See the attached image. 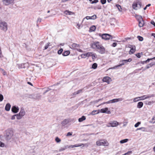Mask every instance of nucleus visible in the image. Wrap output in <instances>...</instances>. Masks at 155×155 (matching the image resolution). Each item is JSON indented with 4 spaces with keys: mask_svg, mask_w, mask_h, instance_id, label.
<instances>
[{
    "mask_svg": "<svg viewBox=\"0 0 155 155\" xmlns=\"http://www.w3.org/2000/svg\"><path fill=\"white\" fill-rule=\"evenodd\" d=\"M96 144L98 146H107L109 144L106 140L103 139L97 140L96 142Z\"/></svg>",
    "mask_w": 155,
    "mask_h": 155,
    "instance_id": "obj_1",
    "label": "nucleus"
},
{
    "mask_svg": "<svg viewBox=\"0 0 155 155\" xmlns=\"http://www.w3.org/2000/svg\"><path fill=\"white\" fill-rule=\"evenodd\" d=\"M0 29L5 31H6L8 29V25L7 23L6 22L0 20Z\"/></svg>",
    "mask_w": 155,
    "mask_h": 155,
    "instance_id": "obj_2",
    "label": "nucleus"
},
{
    "mask_svg": "<svg viewBox=\"0 0 155 155\" xmlns=\"http://www.w3.org/2000/svg\"><path fill=\"white\" fill-rule=\"evenodd\" d=\"M13 136V133L11 130H8L6 131V134L5 136V139L7 140L11 139Z\"/></svg>",
    "mask_w": 155,
    "mask_h": 155,
    "instance_id": "obj_3",
    "label": "nucleus"
},
{
    "mask_svg": "<svg viewBox=\"0 0 155 155\" xmlns=\"http://www.w3.org/2000/svg\"><path fill=\"white\" fill-rule=\"evenodd\" d=\"M141 6V3L140 1H138L134 3L132 5L133 8L135 10H137L140 8Z\"/></svg>",
    "mask_w": 155,
    "mask_h": 155,
    "instance_id": "obj_4",
    "label": "nucleus"
},
{
    "mask_svg": "<svg viewBox=\"0 0 155 155\" xmlns=\"http://www.w3.org/2000/svg\"><path fill=\"white\" fill-rule=\"evenodd\" d=\"M101 45L100 44L99 42L96 41L91 44V46L93 48L97 50L100 46H101Z\"/></svg>",
    "mask_w": 155,
    "mask_h": 155,
    "instance_id": "obj_5",
    "label": "nucleus"
},
{
    "mask_svg": "<svg viewBox=\"0 0 155 155\" xmlns=\"http://www.w3.org/2000/svg\"><path fill=\"white\" fill-rule=\"evenodd\" d=\"M100 36H101L102 38L105 40H107L112 38V36L109 34H104L102 35L101 34L99 35Z\"/></svg>",
    "mask_w": 155,
    "mask_h": 155,
    "instance_id": "obj_6",
    "label": "nucleus"
},
{
    "mask_svg": "<svg viewBox=\"0 0 155 155\" xmlns=\"http://www.w3.org/2000/svg\"><path fill=\"white\" fill-rule=\"evenodd\" d=\"M155 96V94L148 95H144L142 96L138 97L139 100H144L154 97Z\"/></svg>",
    "mask_w": 155,
    "mask_h": 155,
    "instance_id": "obj_7",
    "label": "nucleus"
},
{
    "mask_svg": "<svg viewBox=\"0 0 155 155\" xmlns=\"http://www.w3.org/2000/svg\"><path fill=\"white\" fill-rule=\"evenodd\" d=\"M100 110H98V111ZM100 112L102 113H105L107 114H110L111 112L110 110H108V109L107 107H106L104 108L101 109L100 110Z\"/></svg>",
    "mask_w": 155,
    "mask_h": 155,
    "instance_id": "obj_8",
    "label": "nucleus"
},
{
    "mask_svg": "<svg viewBox=\"0 0 155 155\" xmlns=\"http://www.w3.org/2000/svg\"><path fill=\"white\" fill-rule=\"evenodd\" d=\"M97 50L98 52L101 54L104 53L105 51L104 48L102 45H101V46H100L99 48Z\"/></svg>",
    "mask_w": 155,
    "mask_h": 155,
    "instance_id": "obj_9",
    "label": "nucleus"
},
{
    "mask_svg": "<svg viewBox=\"0 0 155 155\" xmlns=\"http://www.w3.org/2000/svg\"><path fill=\"white\" fill-rule=\"evenodd\" d=\"M14 0H3V3L5 5H8L12 3Z\"/></svg>",
    "mask_w": 155,
    "mask_h": 155,
    "instance_id": "obj_10",
    "label": "nucleus"
},
{
    "mask_svg": "<svg viewBox=\"0 0 155 155\" xmlns=\"http://www.w3.org/2000/svg\"><path fill=\"white\" fill-rule=\"evenodd\" d=\"M19 110V109L18 107H16L15 106H13L11 108L12 111L15 113H17L18 112Z\"/></svg>",
    "mask_w": 155,
    "mask_h": 155,
    "instance_id": "obj_11",
    "label": "nucleus"
},
{
    "mask_svg": "<svg viewBox=\"0 0 155 155\" xmlns=\"http://www.w3.org/2000/svg\"><path fill=\"white\" fill-rule=\"evenodd\" d=\"M102 81L104 82H106L109 84L110 81H111V79L109 77H105L103 78Z\"/></svg>",
    "mask_w": 155,
    "mask_h": 155,
    "instance_id": "obj_12",
    "label": "nucleus"
},
{
    "mask_svg": "<svg viewBox=\"0 0 155 155\" xmlns=\"http://www.w3.org/2000/svg\"><path fill=\"white\" fill-rule=\"evenodd\" d=\"M109 124L110 126L112 127H115L117 126L118 124V123L116 121H112L110 122Z\"/></svg>",
    "mask_w": 155,
    "mask_h": 155,
    "instance_id": "obj_13",
    "label": "nucleus"
},
{
    "mask_svg": "<svg viewBox=\"0 0 155 155\" xmlns=\"http://www.w3.org/2000/svg\"><path fill=\"white\" fill-rule=\"evenodd\" d=\"M96 18H97V16L96 15H93L92 16H87L86 17L84 18L83 19V21H84V20L85 18H86L87 20L89 19L94 20V19H96Z\"/></svg>",
    "mask_w": 155,
    "mask_h": 155,
    "instance_id": "obj_14",
    "label": "nucleus"
},
{
    "mask_svg": "<svg viewBox=\"0 0 155 155\" xmlns=\"http://www.w3.org/2000/svg\"><path fill=\"white\" fill-rule=\"evenodd\" d=\"M69 120L68 119H65L62 122L61 124L62 126H64L68 123Z\"/></svg>",
    "mask_w": 155,
    "mask_h": 155,
    "instance_id": "obj_15",
    "label": "nucleus"
},
{
    "mask_svg": "<svg viewBox=\"0 0 155 155\" xmlns=\"http://www.w3.org/2000/svg\"><path fill=\"white\" fill-rule=\"evenodd\" d=\"M25 111L24 109L23 108H21L19 114L21 115V116L23 117L25 114Z\"/></svg>",
    "mask_w": 155,
    "mask_h": 155,
    "instance_id": "obj_16",
    "label": "nucleus"
},
{
    "mask_svg": "<svg viewBox=\"0 0 155 155\" xmlns=\"http://www.w3.org/2000/svg\"><path fill=\"white\" fill-rule=\"evenodd\" d=\"M79 45L75 43H73L71 45V48L73 49H75L77 47H79Z\"/></svg>",
    "mask_w": 155,
    "mask_h": 155,
    "instance_id": "obj_17",
    "label": "nucleus"
},
{
    "mask_svg": "<svg viewBox=\"0 0 155 155\" xmlns=\"http://www.w3.org/2000/svg\"><path fill=\"white\" fill-rule=\"evenodd\" d=\"M135 46H134V47H133L132 48H131V49L130 50V51L129 52V54H133L135 52Z\"/></svg>",
    "mask_w": 155,
    "mask_h": 155,
    "instance_id": "obj_18",
    "label": "nucleus"
},
{
    "mask_svg": "<svg viewBox=\"0 0 155 155\" xmlns=\"http://www.w3.org/2000/svg\"><path fill=\"white\" fill-rule=\"evenodd\" d=\"M11 108V105L9 103L7 104L5 106V110L7 111H9Z\"/></svg>",
    "mask_w": 155,
    "mask_h": 155,
    "instance_id": "obj_19",
    "label": "nucleus"
},
{
    "mask_svg": "<svg viewBox=\"0 0 155 155\" xmlns=\"http://www.w3.org/2000/svg\"><path fill=\"white\" fill-rule=\"evenodd\" d=\"M155 64V63H150L149 64L147 65L146 66V68L144 69H143V70H145L146 69H148L150 67H152L153 66V65H154Z\"/></svg>",
    "mask_w": 155,
    "mask_h": 155,
    "instance_id": "obj_20",
    "label": "nucleus"
},
{
    "mask_svg": "<svg viewBox=\"0 0 155 155\" xmlns=\"http://www.w3.org/2000/svg\"><path fill=\"white\" fill-rule=\"evenodd\" d=\"M143 105V103L142 102H139L137 105V107L138 108H140Z\"/></svg>",
    "mask_w": 155,
    "mask_h": 155,
    "instance_id": "obj_21",
    "label": "nucleus"
},
{
    "mask_svg": "<svg viewBox=\"0 0 155 155\" xmlns=\"http://www.w3.org/2000/svg\"><path fill=\"white\" fill-rule=\"evenodd\" d=\"M139 21V26L140 27H142L144 24V21L143 20H142L141 21Z\"/></svg>",
    "mask_w": 155,
    "mask_h": 155,
    "instance_id": "obj_22",
    "label": "nucleus"
},
{
    "mask_svg": "<svg viewBox=\"0 0 155 155\" xmlns=\"http://www.w3.org/2000/svg\"><path fill=\"white\" fill-rule=\"evenodd\" d=\"M96 28V27L94 25H93L91 26L90 28V31L92 32L94 31Z\"/></svg>",
    "mask_w": 155,
    "mask_h": 155,
    "instance_id": "obj_23",
    "label": "nucleus"
},
{
    "mask_svg": "<svg viewBox=\"0 0 155 155\" xmlns=\"http://www.w3.org/2000/svg\"><path fill=\"white\" fill-rule=\"evenodd\" d=\"M70 51H65L62 54V55L63 56H65L68 55L70 54Z\"/></svg>",
    "mask_w": 155,
    "mask_h": 155,
    "instance_id": "obj_24",
    "label": "nucleus"
},
{
    "mask_svg": "<svg viewBox=\"0 0 155 155\" xmlns=\"http://www.w3.org/2000/svg\"><path fill=\"white\" fill-rule=\"evenodd\" d=\"M86 119V117H85L83 116H82L81 118H80L78 119V121L79 122H81L83 120H85Z\"/></svg>",
    "mask_w": 155,
    "mask_h": 155,
    "instance_id": "obj_25",
    "label": "nucleus"
},
{
    "mask_svg": "<svg viewBox=\"0 0 155 155\" xmlns=\"http://www.w3.org/2000/svg\"><path fill=\"white\" fill-rule=\"evenodd\" d=\"M91 57L92 59L94 60L97 58V55L95 53H93Z\"/></svg>",
    "mask_w": 155,
    "mask_h": 155,
    "instance_id": "obj_26",
    "label": "nucleus"
},
{
    "mask_svg": "<svg viewBox=\"0 0 155 155\" xmlns=\"http://www.w3.org/2000/svg\"><path fill=\"white\" fill-rule=\"evenodd\" d=\"M147 129L144 127H141L139 128H138L137 129V130H141L142 131L145 132L147 131Z\"/></svg>",
    "mask_w": 155,
    "mask_h": 155,
    "instance_id": "obj_27",
    "label": "nucleus"
},
{
    "mask_svg": "<svg viewBox=\"0 0 155 155\" xmlns=\"http://www.w3.org/2000/svg\"><path fill=\"white\" fill-rule=\"evenodd\" d=\"M136 18L138 21H141L143 20L142 16L140 15H136Z\"/></svg>",
    "mask_w": 155,
    "mask_h": 155,
    "instance_id": "obj_28",
    "label": "nucleus"
},
{
    "mask_svg": "<svg viewBox=\"0 0 155 155\" xmlns=\"http://www.w3.org/2000/svg\"><path fill=\"white\" fill-rule=\"evenodd\" d=\"M82 145H83V146H84V144H83L82 143L76 144L72 146V147H78L81 146Z\"/></svg>",
    "mask_w": 155,
    "mask_h": 155,
    "instance_id": "obj_29",
    "label": "nucleus"
},
{
    "mask_svg": "<svg viewBox=\"0 0 155 155\" xmlns=\"http://www.w3.org/2000/svg\"><path fill=\"white\" fill-rule=\"evenodd\" d=\"M97 66V64L96 63H94L92 65V68L94 69H96Z\"/></svg>",
    "mask_w": 155,
    "mask_h": 155,
    "instance_id": "obj_30",
    "label": "nucleus"
},
{
    "mask_svg": "<svg viewBox=\"0 0 155 155\" xmlns=\"http://www.w3.org/2000/svg\"><path fill=\"white\" fill-rule=\"evenodd\" d=\"M128 139H125L122 140L120 141V143H123L127 142L128 141Z\"/></svg>",
    "mask_w": 155,
    "mask_h": 155,
    "instance_id": "obj_31",
    "label": "nucleus"
},
{
    "mask_svg": "<svg viewBox=\"0 0 155 155\" xmlns=\"http://www.w3.org/2000/svg\"><path fill=\"white\" fill-rule=\"evenodd\" d=\"M132 60L131 58H129L128 60H122V61L124 62V63H126L128 62H130L132 61Z\"/></svg>",
    "mask_w": 155,
    "mask_h": 155,
    "instance_id": "obj_32",
    "label": "nucleus"
},
{
    "mask_svg": "<svg viewBox=\"0 0 155 155\" xmlns=\"http://www.w3.org/2000/svg\"><path fill=\"white\" fill-rule=\"evenodd\" d=\"M153 59H155V57L152 58H148L146 61H143V62H144L145 63H147V62H149L150 61L152 60Z\"/></svg>",
    "mask_w": 155,
    "mask_h": 155,
    "instance_id": "obj_33",
    "label": "nucleus"
},
{
    "mask_svg": "<svg viewBox=\"0 0 155 155\" xmlns=\"http://www.w3.org/2000/svg\"><path fill=\"white\" fill-rule=\"evenodd\" d=\"M99 113V112L97 110H94L92 111L91 112V114L94 115L96 114H97Z\"/></svg>",
    "mask_w": 155,
    "mask_h": 155,
    "instance_id": "obj_34",
    "label": "nucleus"
},
{
    "mask_svg": "<svg viewBox=\"0 0 155 155\" xmlns=\"http://www.w3.org/2000/svg\"><path fill=\"white\" fill-rule=\"evenodd\" d=\"M55 140L57 143H60L61 141V140L58 137H56L55 138Z\"/></svg>",
    "mask_w": 155,
    "mask_h": 155,
    "instance_id": "obj_35",
    "label": "nucleus"
},
{
    "mask_svg": "<svg viewBox=\"0 0 155 155\" xmlns=\"http://www.w3.org/2000/svg\"><path fill=\"white\" fill-rule=\"evenodd\" d=\"M150 122L153 123H154L155 122V115L152 118L151 120L150 121Z\"/></svg>",
    "mask_w": 155,
    "mask_h": 155,
    "instance_id": "obj_36",
    "label": "nucleus"
},
{
    "mask_svg": "<svg viewBox=\"0 0 155 155\" xmlns=\"http://www.w3.org/2000/svg\"><path fill=\"white\" fill-rule=\"evenodd\" d=\"M16 116L17 119L18 120L21 119L22 117L19 114H16Z\"/></svg>",
    "mask_w": 155,
    "mask_h": 155,
    "instance_id": "obj_37",
    "label": "nucleus"
},
{
    "mask_svg": "<svg viewBox=\"0 0 155 155\" xmlns=\"http://www.w3.org/2000/svg\"><path fill=\"white\" fill-rule=\"evenodd\" d=\"M93 52H87L86 53V55L87 57H89L92 56Z\"/></svg>",
    "mask_w": 155,
    "mask_h": 155,
    "instance_id": "obj_38",
    "label": "nucleus"
},
{
    "mask_svg": "<svg viewBox=\"0 0 155 155\" xmlns=\"http://www.w3.org/2000/svg\"><path fill=\"white\" fill-rule=\"evenodd\" d=\"M67 148V146H65L64 147H61L60 148L59 150V151L60 152L64 150Z\"/></svg>",
    "mask_w": 155,
    "mask_h": 155,
    "instance_id": "obj_39",
    "label": "nucleus"
},
{
    "mask_svg": "<svg viewBox=\"0 0 155 155\" xmlns=\"http://www.w3.org/2000/svg\"><path fill=\"white\" fill-rule=\"evenodd\" d=\"M137 38L140 41H142L143 40V38L141 36H138Z\"/></svg>",
    "mask_w": 155,
    "mask_h": 155,
    "instance_id": "obj_40",
    "label": "nucleus"
},
{
    "mask_svg": "<svg viewBox=\"0 0 155 155\" xmlns=\"http://www.w3.org/2000/svg\"><path fill=\"white\" fill-rule=\"evenodd\" d=\"M116 7L118 8L119 11L121 12V11L122 8H121L120 6L119 5H116Z\"/></svg>",
    "mask_w": 155,
    "mask_h": 155,
    "instance_id": "obj_41",
    "label": "nucleus"
},
{
    "mask_svg": "<svg viewBox=\"0 0 155 155\" xmlns=\"http://www.w3.org/2000/svg\"><path fill=\"white\" fill-rule=\"evenodd\" d=\"M133 101L134 102H135L140 101V100H139L138 97H137L134 98Z\"/></svg>",
    "mask_w": 155,
    "mask_h": 155,
    "instance_id": "obj_42",
    "label": "nucleus"
},
{
    "mask_svg": "<svg viewBox=\"0 0 155 155\" xmlns=\"http://www.w3.org/2000/svg\"><path fill=\"white\" fill-rule=\"evenodd\" d=\"M63 51V50L62 48L60 49L58 51V54H61L62 53Z\"/></svg>",
    "mask_w": 155,
    "mask_h": 155,
    "instance_id": "obj_43",
    "label": "nucleus"
},
{
    "mask_svg": "<svg viewBox=\"0 0 155 155\" xmlns=\"http://www.w3.org/2000/svg\"><path fill=\"white\" fill-rule=\"evenodd\" d=\"M141 124V123L140 122H137V123H136L135 125H134V127H137L140 124Z\"/></svg>",
    "mask_w": 155,
    "mask_h": 155,
    "instance_id": "obj_44",
    "label": "nucleus"
},
{
    "mask_svg": "<svg viewBox=\"0 0 155 155\" xmlns=\"http://www.w3.org/2000/svg\"><path fill=\"white\" fill-rule=\"evenodd\" d=\"M71 12L66 10L64 12V13L66 15H71Z\"/></svg>",
    "mask_w": 155,
    "mask_h": 155,
    "instance_id": "obj_45",
    "label": "nucleus"
},
{
    "mask_svg": "<svg viewBox=\"0 0 155 155\" xmlns=\"http://www.w3.org/2000/svg\"><path fill=\"white\" fill-rule=\"evenodd\" d=\"M49 44H50V43H48L46 45L45 47L44 50H46L48 48Z\"/></svg>",
    "mask_w": 155,
    "mask_h": 155,
    "instance_id": "obj_46",
    "label": "nucleus"
},
{
    "mask_svg": "<svg viewBox=\"0 0 155 155\" xmlns=\"http://www.w3.org/2000/svg\"><path fill=\"white\" fill-rule=\"evenodd\" d=\"M101 6L100 5H98L94 8V9H101Z\"/></svg>",
    "mask_w": 155,
    "mask_h": 155,
    "instance_id": "obj_47",
    "label": "nucleus"
},
{
    "mask_svg": "<svg viewBox=\"0 0 155 155\" xmlns=\"http://www.w3.org/2000/svg\"><path fill=\"white\" fill-rule=\"evenodd\" d=\"M142 54V53H138L136 55V56L139 58L140 57H141V54Z\"/></svg>",
    "mask_w": 155,
    "mask_h": 155,
    "instance_id": "obj_48",
    "label": "nucleus"
},
{
    "mask_svg": "<svg viewBox=\"0 0 155 155\" xmlns=\"http://www.w3.org/2000/svg\"><path fill=\"white\" fill-rule=\"evenodd\" d=\"M3 99V96L1 94H0V101H2Z\"/></svg>",
    "mask_w": 155,
    "mask_h": 155,
    "instance_id": "obj_49",
    "label": "nucleus"
},
{
    "mask_svg": "<svg viewBox=\"0 0 155 155\" xmlns=\"http://www.w3.org/2000/svg\"><path fill=\"white\" fill-rule=\"evenodd\" d=\"M101 2L102 4H105V3L106 2V0H101Z\"/></svg>",
    "mask_w": 155,
    "mask_h": 155,
    "instance_id": "obj_50",
    "label": "nucleus"
},
{
    "mask_svg": "<svg viewBox=\"0 0 155 155\" xmlns=\"http://www.w3.org/2000/svg\"><path fill=\"white\" fill-rule=\"evenodd\" d=\"M81 56L82 58H85L86 57H87V55H86V53L85 54H82L81 55Z\"/></svg>",
    "mask_w": 155,
    "mask_h": 155,
    "instance_id": "obj_51",
    "label": "nucleus"
},
{
    "mask_svg": "<svg viewBox=\"0 0 155 155\" xmlns=\"http://www.w3.org/2000/svg\"><path fill=\"white\" fill-rule=\"evenodd\" d=\"M4 146V143L1 141H0V147H3Z\"/></svg>",
    "mask_w": 155,
    "mask_h": 155,
    "instance_id": "obj_52",
    "label": "nucleus"
},
{
    "mask_svg": "<svg viewBox=\"0 0 155 155\" xmlns=\"http://www.w3.org/2000/svg\"><path fill=\"white\" fill-rule=\"evenodd\" d=\"M119 67H120V66H119V65H118L115 66L113 67H112V68H111L110 69H114Z\"/></svg>",
    "mask_w": 155,
    "mask_h": 155,
    "instance_id": "obj_53",
    "label": "nucleus"
},
{
    "mask_svg": "<svg viewBox=\"0 0 155 155\" xmlns=\"http://www.w3.org/2000/svg\"><path fill=\"white\" fill-rule=\"evenodd\" d=\"M41 19L38 18V20L37 21V23H39L41 22Z\"/></svg>",
    "mask_w": 155,
    "mask_h": 155,
    "instance_id": "obj_54",
    "label": "nucleus"
},
{
    "mask_svg": "<svg viewBox=\"0 0 155 155\" xmlns=\"http://www.w3.org/2000/svg\"><path fill=\"white\" fill-rule=\"evenodd\" d=\"M83 89H81L80 90H78L77 92L78 94H79L80 93H82L83 92Z\"/></svg>",
    "mask_w": 155,
    "mask_h": 155,
    "instance_id": "obj_55",
    "label": "nucleus"
},
{
    "mask_svg": "<svg viewBox=\"0 0 155 155\" xmlns=\"http://www.w3.org/2000/svg\"><path fill=\"white\" fill-rule=\"evenodd\" d=\"M112 100V102H111L112 103H114L117 102V98L113 99L112 100Z\"/></svg>",
    "mask_w": 155,
    "mask_h": 155,
    "instance_id": "obj_56",
    "label": "nucleus"
},
{
    "mask_svg": "<svg viewBox=\"0 0 155 155\" xmlns=\"http://www.w3.org/2000/svg\"><path fill=\"white\" fill-rule=\"evenodd\" d=\"M120 62H122L121 64L119 65V66H120V67H121L122 65H123L125 64L124 61V62L122 61V60L120 61Z\"/></svg>",
    "mask_w": 155,
    "mask_h": 155,
    "instance_id": "obj_57",
    "label": "nucleus"
},
{
    "mask_svg": "<svg viewBox=\"0 0 155 155\" xmlns=\"http://www.w3.org/2000/svg\"><path fill=\"white\" fill-rule=\"evenodd\" d=\"M98 2V0H94L91 2V4H94V3H95L97 2Z\"/></svg>",
    "mask_w": 155,
    "mask_h": 155,
    "instance_id": "obj_58",
    "label": "nucleus"
},
{
    "mask_svg": "<svg viewBox=\"0 0 155 155\" xmlns=\"http://www.w3.org/2000/svg\"><path fill=\"white\" fill-rule=\"evenodd\" d=\"M117 102L119 101H121L123 100V99L122 98H117Z\"/></svg>",
    "mask_w": 155,
    "mask_h": 155,
    "instance_id": "obj_59",
    "label": "nucleus"
},
{
    "mask_svg": "<svg viewBox=\"0 0 155 155\" xmlns=\"http://www.w3.org/2000/svg\"><path fill=\"white\" fill-rule=\"evenodd\" d=\"M15 116H16V114L12 116L11 117V119L12 120L15 119Z\"/></svg>",
    "mask_w": 155,
    "mask_h": 155,
    "instance_id": "obj_60",
    "label": "nucleus"
},
{
    "mask_svg": "<svg viewBox=\"0 0 155 155\" xmlns=\"http://www.w3.org/2000/svg\"><path fill=\"white\" fill-rule=\"evenodd\" d=\"M72 135V134L71 132H68L66 135L67 136H71Z\"/></svg>",
    "mask_w": 155,
    "mask_h": 155,
    "instance_id": "obj_61",
    "label": "nucleus"
},
{
    "mask_svg": "<svg viewBox=\"0 0 155 155\" xmlns=\"http://www.w3.org/2000/svg\"><path fill=\"white\" fill-rule=\"evenodd\" d=\"M117 45V43L116 42H114L113 43L112 45V46L113 47H115Z\"/></svg>",
    "mask_w": 155,
    "mask_h": 155,
    "instance_id": "obj_62",
    "label": "nucleus"
},
{
    "mask_svg": "<svg viewBox=\"0 0 155 155\" xmlns=\"http://www.w3.org/2000/svg\"><path fill=\"white\" fill-rule=\"evenodd\" d=\"M150 23L152 25H153L154 26H155V22H154L153 21H151Z\"/></svg>",
    "mask_w": 155,
    "mask_h": 155,
    "instance_id": "obj_63",
    "label": "nucleus"
},
{
    "mask_svg": "<svg viewBox=\"0 0 155 155\" xmlns=\"http://www.w3.org/2000/svg\"><path fill=\"white\" fill-rule=\"evenodd\" d=\"M111 102H112V100H110L107 102H106V104L111 103H112Z\"/></svg>",
    "mask_w": 155,
    "mask_h": 155,
    "instance_id": "obj_64",
    "label": "nucleus"
}]
</instances>
